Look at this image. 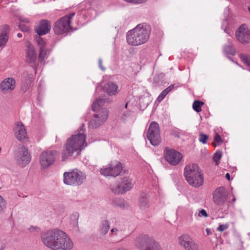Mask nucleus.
I'll return each mask as SVG.
<instances>
[{"label":"nucleus","mask_w":250,"mask_h":250,"mask_svg":"<svg viewBox=\"0 0 250 250\" xmlns=\"http://www.w3.org/2000/svg\"><path fill=\"white\" fill-rule=\"evenodd\" d=\"M116 232H121V230H119L117 228H113L111 230V232L112 234H114V233Z\"/></svg>","instance_id":"obj_45"},{"label":"nucleus","mask_w":250,"mask_h":250,"mask_svg":"<svg viewBox=\"0 0 250 250\" xmlns=\"http://www.w3.org/2000/svg\"><path fill=\"white\" fill-rule=\"evenodd\" d=\"M0 87L3 93H7L8 90L11 91L15 87V80L12 78H8L1 82Z\"/></svg>","instance_id":"obj_22"},{"label":"nucleus","mask_w":250,"mask_h":250,"mask_svg":"<svg viewBox=\"0 0 250 250\" xmlns=\"http://www.w3.org/2000/svg\"><path fill=\"white\" fill-rule=\"evenodd\" d=\"M40 36H41L38 35V36L36 37V42L38 45L40 46V48H43L44 47L46 43L44 40L42 38L40 37Z\"/></svg>","instance_id":"obj_33"},{"label":"nucleus","mask_w":250,"mask_h":250,"mask_svg":"<svg viewBox=\"0 0 250 250\" xmlns=\"http://www.w3.org/2000/svg\"><path fill=\"white\" fill-rule=\"evenodd\" d=\"M5 200L3 197L0 195V212H2L5 208Z\"/></svg>","instance_id":"obj_39"},{"label":"nucleus","mask_w":250,"mask_h":250,"mask_svg":"<svg viewBox=\"0 0 250 250\" xmlns=\"http://www.w3.org/2000/svg\"><path fill=\"white\" fill-rule=\"evenodd\" d=\"M84 125H81L80 130H78L77 134L73 135L68 138L65 145L64 149L62 152V161H64L69 157H71L74 152L86 146V135L84 134Z\"/></svg>","instance_id":"obj_2"},{"label":"nucleus","mask_w":250,"mask_h":250,"mask_svg":"<svg viewBox=\"0 0 250 250\" xmlns=\"http://www.w3.org/2000/svg\"><path fill=\"white\" fill-rule=\"evenodd\" d=\"M0 250H2V249H0Z\"/></svg>","instance_id":"obj_59"},{"label":"nucleus","mask_w":250,"mask_h":250,"mask_svg":"<svg viewBox=\"0 0 250 250\" xmlns=\"http://www.w3.org/2000/svg\"><path fill=\"white\" fill-rule=\"evenodd\" d=\"M108 117V111L106 108H102L100 112L93 115V118L89 123V126L96 128L101 125L107 120Z\"/></svg>","instance_id":"obj_12"},{"label":"nucleus","mask_w":250,"mask_h":250,"mask_svg":"<svg viewBox=\"0 0 250 250\" xmlns=\"http://www.w3.org/2000/svg\"><path fill=\"white\" fill-rule=\"evenodd\" d=\"M118 86L112 82L107 83L104 86V91L109 96L114 95L117 93Z\"/></svg>","instance_id":"obj_23"},{"label":"nucleus","mask_w":250,"mask_h":250,"mask_svg":"<svg viewBox=\"0 0 250 250\" xmlns=\"http://www.w3.org/2000/svg\"><path fill=\"white\" fill-rule=\"evenodd\" d=\"M224 52L227 55L234 56L236 54V50L231 42L229 40V44L224 47Z\"/></svg>","instance_id":"obj_24"},{"label":"nucleus","mask_w":250,"mask_h":250,"mask_svg":"<svg viewBox=\"0 0 250 250\" xmlns=\"http://www.w3.org/2000/svg\"><path fill=\"white\" fill-rule=\"evenodd\" d=\"M204 104V103L200 100H195L192 104V108L194 111L199 112L202 110V106Z\"/></svg>","instance_id":"obj_27"},{"label":"nucleus","mask_w":250,"mask_h":250,"mask_svg":"<svg viewBox=\"0 0 250 250\" xmlns=\"http://www.w3.org/2000/svg\"><path fill=\"white\" fill-rule=\"evenodd\" d=\"M239 57L241 61L246 64L248 66H250V55L248 54H239Z\"/></svg>","instance_id":"obj_32"},{"label":"nucleus","mask_w":250,"mask_h":250,"mask_svg":"<svg viewBox=\"0 0 250 250\" xmlns=\"http://www.w3.org/2000/svg\"><path fill=\"white\" fill-rule=\"evenodd\" d=\"M112 202L114 205L119 207L124 208L125 207V202L124 200L122 198H114L112 200Z\"/></svg>","instance_id":"obj_29"},{"label":"nucleus","mask_w":250,"mask_h":250,"mask_svg":"<svg viewBox=\"0 0 250 250\" xmlns=\"http://www.w3.org/2000/svg\"><path fill=\"white\" fill-rule=\"evenodd\" d=\"M102 62H103L102 59L100 58L98 60L99 66L103 71H104L105 70V68L103 66Z\"/></svg>","instance_id":"obj_44"},{"label":"nucleus","mask_w":250,"mask_h":250,"mask_svg":"<svg viewBox=\"0 0 250 250\" xmlns=\"http://www.w3.org/2000/svg\"><path fill=\"white\" fill-rule=\"evenodd\" d=\"M167 93L164 90L160 93V94L158 96L157 100L160 102H161L167 96Z\"/></svg>","instance_id":"obj_38"},{"label":"nucleus","mask_w":250,"mask_h":250,"mask_svg":"<svg viewBox=\"0 0 250 250\" xmlns=\"http://www.w3.org/2000/svg\"><path fill=\"white\" fill-rule=\"evenodd\" d=\"M57 151L55 150L44 151L40 157V163L41 166L45 168L51 165L55 161Z\"/></svg>","instance_id":"obj_16"},{"label":"nucleus","mask_w":250,"mask_h":250,"mask_svg":"<svg viewBox=\"0 0 250 250\" xmlns=\"http://www.w3.org/2000/svg\"><path fill=\"white\" fill-rule=\"evenodd\" d=\"M46 55V51H45L44 48H40V53L39 55L38 59L40 62H42L45 58Z\"/></svg>","instance_id":"obj_34"},{"label":"nucleus","mask_w":250,"mask_h":250,"mask_svg":"<svg viewBox=\"0 0 250 250\" xmlns=\"http://www.w3.org/2000/svg\"><path fill=\"white\" fill-rule=\"evenodd\" d=\"M184 174L187 181L190 186L198 188L203 185V175L197 164L186 166Z\"/></svg>","instance_id":"obj_4"},{"label":"nucleus","mask_w":250,"mask_h":250,"mask_svg":"<svg viewBox=\"0 0 250 250\" xmlns=\"http://www.w3.org/2000/svg\"><path fill=\"white\" fill-rule=\"evenodd\" d=\"M120 108L122 110L123 109V108H122V107L121 106H120Z\"/></svg>","instance_id":"obj_57"},{"label":"nucleus","mask_w":250,"mask_h":250,"mask_svg":"<svg viewBox=\"0 0 250 250\" xmlns=\"http://www.w3.org/2000/svg\"><path fill=\"white\" fill-rule=\"evenodd\" d=\"M146 137L153 146H158L161 143L160 127L156 122L150 123L146 132Z\"/></svg>","instance_id":"obj_9"},{"label":"nucleus","mask_w":250,"mask_h":250,"mask_svg":"<svg viewBox=\"0 0 250 250\" xmlns=\"http://www.w3.org/2000/svg\"><path fill=\"white\" fill-rule=\"evenodd\" d=\"M222 156V152L221 150H218L214 154L213 160L215 162L216 165H218L220 164Z\"/></svg>","instance_id":"obj_31"},{"label":"nucleus","mask_w":250,"mask_h":250,"mask_svg":"<svg viewBox=\"0 0 250 250\" xmlns=\"http://www.w3.org/2000/svg\"><path fill=\"white\" fill-rule=\"evenodd\" d=\"M248 10H249V11L250 12V7H248Z\"/></svg>","instance_id":"obj_56"},{"label":"nucleus","mask_w":250,"mask_h":250,"mask_svg":"<svg viewBox=\"0 0 250 250\" xmlns=\"http://www.w3.org/2000/svg\"><path fill=\"white\" fill-rule=\"evenodd\" d=\"M164 154L166 160L172 166L178 165L183 158L181 153L175 149L167 147L165 148Z\"/></svg>","instance_id":"obj_11"},{"label":"nucleus","mask_w":250,"mask_h":250,"mask_svg":"<svg viewBox=\"0 0 250 250\" xmlns=\"http://www.w3.org/2000/svg\"><path fill=\"white\" fill-rule=\"evenodd\" d=\"M228 227L226 225H220L217 228V230L220 231H223L227 229Z\"/></svg>","instance_id":"obj_41"},{"label":"nucleus","mask_w":250,"mask_h":250,"mask_svg":"<svg viewBox=\"0 0 250 250\" xmlns=\"http://www.w3.org/2000/svg\"><path fill=\"white\" fill-rule=\"evenodd\" d=\"M123 169L122 163L120 162H117L115 165L110 164L109 167L102 168L100 173L105 176H112L115 177L119 175Z\"/></svg>","instance_id":"obj_15"},{"label":"nucleus","mask_w":250,"mask_h":250,"mask_svg":"<svg viewBox=\"0 0 250 250\" xmlns=\"http://www.w3.org/2000/svg\"><path fill=\"white\" fill-rule=\"evenodd\" d=\"M124 1L133 4H140L146 1V0H123Z\"/></svg>","instance_id":"obj_37"},{"label":"nucleus","mask_w":250,"mask_h":250,"mask_svg":"<svg viewBox=\"0 0 250 250\" xmlns=\"http://www.w3.org/2000/svg\"><path fill=\"white\" fill-rule=\"evenodd\" d=\"M235 200H236V199H235V197H234V198L232 199V202L234 203V202L235 201Z\"/></svg>","instance_id":"obj_54"},{"label":"nucleus","mask_w":250,"mask_h":250,"mask_svg":"<svg viewBox=\"0 0 250 250\" xmlns=\"http://www.w3.org/2000/svg\"><path fill=\"white\" fill-rule=\"evenodd\" d=\"M17 36H18L19 38H21V37H22V34H21V33H18V34H17Z\"/></svg>","instance_id":"obj_50"},{"label":"nucleus","mask_w":250,"mask_h":250,"mask_svg":"<svg viewBox=\"0 0 250 250\" xmlns=\"http://www.w3.org/2000/svg\"><path fill=\"white\" fill-rule=\"evenodd\" d=\"M208 138V137L207 135L201 133L199 135V140L202 144H205L207 143Z\"/></svg>","instance_id":"obj_35"},{"label":"nucleus","mask_w":250,"mask_h":250,"mask_svg":"<svg viewBox=\"0 0 250 250\" xmlns=\"http://www.w3.org/2000/svg\"><path fill=\"white\" fill-rule=\"evenodd\" d=\"M151 28L146 23L138 24L126 34L127 43L132 46H139L146 43L149 39Z\"/></svg>","instance_id":"obj_3"},{"label":"nucleus","mask_w":250,"mask_h":250,"mask_svg":"<svg viewBox=\"0 0 250 250\" xmlns=\"http://www.w3.org/2000/svg\"><path fill=\"white\" fill-rule=\"evenodd\" d=\"M180 245L185 250H198V245L192 238L188 234H183L179 238Z\"/></svg>","instance_id":"obj_17"},{"label":"nucleus","mask_w":250,"mask_h":250,"mask_svg":"<svg viewBox=\"0 0 250 250\" xmlns=\"http://www.w3.org/2000/svg\"><path fill=\"white\" fill-rule=\"evenodd\" d=\"M51 27V22L47 20H42L39 25L35 27V32L39 36H42L48 33Z\"/></svg>","instance_id":"obj_20"},{"label":"nucleus","mask_w":250,"mask_h":250,"mask_svg":"<svg viewBox=\"0 0 250 250\" xmlns=\"http://www.w3.org/2000/svg\"><path fill=\"white\" fill-rule=\"evenodd\" d=\"M214 142L212 143V146L214 147H216L217 146L220 145L223 142L221 137L217 133H215V134L214 137Z\"/></svg>","instance_id":"obj_30"},{"label":"nucleus","mask_w":250,"mask_h":250,"mask_svg":"<svg viewBox=\"0 0 250 250\" xmlns=\"http://www.w3.org/2000/svg\"><path fill=\"white\" fill-rule=\"evenodd\" d=\"M128 103V102H126V103L125 104V105H124V108H126L127 107Z\"/></svg>","instance_id":"obj_52"},{"label":"nucleus","mask_w":250,"mask_h":250,"mask_svg":"<svg viewBox=\"0 0 250 250\" xmlns=\"http://www.w3.org/2000/svg\"><path fill=\"white\" fill-rule=\"evenodd\" d=\"M132 180L129 177H125L122 182L111 188L112 191L116 194H123L131 189L132 187Z\"/></svg>","instance_id":"obj_13"},{"label":"nucleus","mask_w":250,"mask_h":250,"mask_svg":"<svg viewBox=\"0 0 250 250\" xmlns=\"http://www.w3.org/2000/svg\"><path fill=\"white\" fill-rule=\"evenodd\" d=\"M15 159L17 164L24 167L28 164L31 161L30 154L28 148L22 144H20L14 152Z\"/></svg>","instance_id":"obj_8"},{"label":"nucleus","mask_w":250,"mask_h":250,"mask_svg":"<svg viewBox=\"0 0 250 250\" xmlns=\"http://www.w3.org/2000/svg\"><path fill=\"white\" fill-rule=\"evenodd\" d=\"M164 90L165 91H166V92L168 94L169 92L171 91V90L170 89V88H169V87H167V88H166L165 89H164Z\"/></svg>","instance_id":"obj_48"},{"label":"nucleus","mask_w":250,"mask_h":250,"mask_svg":"<svg viewBox=\"0 0 250 250\" xmlns=\"http://www.w3.org/2000/svg\"><path fill=\"white\" fill-rule=\"evenodd\" d=\"M235 37L240 43H249L250 42V30L246 24H242L236 31Z\"/></svg>","instance_id":"obj_14"},{"label":"nucleus","mask_w":250,"mask_h":250,"mask_svg":"<svg viewBox=\"0 0 250 250\" xmlns=\"http://www.w3.org/2000/svg\"><path fill=\"white\" fill-rule=\"evenodd\" d=\"M169 88H170L171 91L175 87V84H172L171 85H170L169 86Z\"/></svg>","instance_id":"obj_49"},{"label":"nucleus","mask_w":250,"mask_h":250,"mask_svg":"<svg viewBox=\"0 0 250 250\" xmlns=\"http://www.w3.org/2000/svg\"><path fill=\"white\" fill-rule=\"evenodd\" d=\"M225 177L229 181L230 180V176L229 173L226 174Z\"/></svg>","instance_id":"obj_47"},{"label":"nucleus","mask_w":250,"mask_h":250,"mask_svg":"<svg viewBox=\"0 0 250 250\" xmlns=\"http://www.w3.org/2000/svg\"><path fill=\"white\" fill-rule=\"evenodd\" d=\"M37 54L33 46L29 43L26 50V62L30 64L33 68L35 67V62L37 59Z\"/></svg>","instance_id":"obj_18"},{"label":"nucleus","mask_w":250,"mask_h":250,"mask_svg":"<svg viewBox=\"0 0 250 250\" xmlns=\"http://www.w3.org/2000/svg\"><path fill=\"white\" fill-rule=\"evenodd\" d=\"M228 57L229 59V60H230L231 61H232V62H233L234 63H236V64H238V63H237V62H234V61H233L231 58H229V56H228Z\"/></svg>","instance_id":"obj_51"},{"label":"nucleus","mask_w":250,"mask_h":250,"mask_svg":"<svg viewBox=\"0 0 250 250\" xmlns=\"http://www.w3.org/2000/svg\"><path fill=\"white\" fill-rule=\"evenodd\" d=\"M198 215L199 217H207L208 216V214L206 210L204 209H201L200 210H199Z\"/></svg>","instance_id":"obj_40"},{"label":"nucleus","mask_w":250,"mask_h":250,"mask_svg":"<svg viewBox=\"0 0 250 250\" xmlns=\"http://www.w3.org/2000/svg\"><path fill=\"white\" fill-rule=\"evenodd\" d=\"M15 133L16 138L21 142H24L28 139L26 130L23 125L18 122L15 127Z\"/></svg>","instance_id":"obj_19"},{"label":"nucleus","mask_w":250,"mask_h":250,"mask_svg":"<svg viewBox=\"0 0 250 250\" xmlns=\"http://www.w3.org/2000/svg\"><path fill=\"white\" fill-rule=\"evenodd\" d=\"M148 199L145 194H142L139 198V206L142 209H145L148 207Z\"/></svg>","instance_id":"obj_26"},{"label":"nucleus","mask_w":250,"mask_h":250,"mask_svg":"<svg viewBox=\"0 0 250 250\" xmlns=\"http://www.w3.org/2000/svg\"><path fill=\"white\" fill-rule=\"evenodd\" d=\"M75 13H70L58 20L54 24L53 30L56 34L61 35L68 32L71 27V19L75 16Z\"/></svg>","instance_id":"obj_7"},{"label":"nucleus","mask_w":250,"mask_h":250,"mask_svg":"<svg viewBox=\"0 0 250 250\" xmlns=\"http://www.w3.org/2000/svg\"><path fill=\"white\" fill-rule=\"evenodd\" d=\"M10 27L9 26L5 24L0 32V49L2 50L9 40Z\"/></svg>","instance_id":"obj_21"},{"label":"nucleus","mask_w":250,"mask_h":250,"mask_svg":"<svg viewBox=\"0 0 250 250\" xmlns=\"http://www.w3.org/2000/svg\"><path fill=\"white\" fill-rule=\"evenodd\" d=\"M86 175L82 171L75 169L63 173V182L67 185L79 186L85 181Z\"/></svg>","instance_id":"obj_6"},{"label":"nucleus","mask_w":250,"mask_h":250,"mask_svg":"<svg viewBox=\"0 0 250 250\" xmlns=\"http://www.w3.org/2000/svg\"><path fill=\"white\" fill-rule=\"evenodd\" d=\"M121 232H116L115 233H114V234H113V235H115V236H117Z\"/></svg>","instance_id":"obj_53"},{"label":"nucleus","mask_w":250,"mask_h":250,"mask_svg":"<svg viewBox=\"0 0 250 250\" xmlns=\"http://www.w3.org/2000/svg\"><path fill=\"white\" fill-rule=\"evenodd\" d=\"M124 115L126 116V114L125 112L124 113Z\"/></svg>","instance_id":"obj_58"},{"label":"nucleus","mask_w":250,"mask_h":250,"mask_svg":"<svg viewBox=\"0 0 250 250\" xmlns=\"http://www.w3.org/2000/svg\"><path fill=\"white\" fill-rule=\"evenodd\" d=\"M110 229L109 221L107 220H103L100 227V232L101 234L105 235Z\"/></svg>","instance_id":"obj_25"},{"label":"nucleus","mask_w":250,"mask_h":250,"mask_svg":"<svg viewBox=\"0 0 250 250\" xmlns=\"http://www.w3.org/2000/svg\"><path fill=\"white\" fill-rule=\"evenodd\" d=\"M29 86L30 84L29 83L25 84L22 86L21 90L23 92H25L29 88Z\"/></svg>","instance_id":"obj_42"},{"label":"nucleus","mask_w":250,"mask_h":250,"mask_svg":"<svg viewBox=\"0 0 250 250\" xmlns=\"http://www.w3.org/2000/svg\"><path fill=\"white\" fill-rule=\"evenodd\" d=\"M37 229H39V228H37V227H36L32 226L30 228H29V230L30 231L33 232V231H34V230H36Z\"/></svg>","instance_id":"obj_46"},{"label":"nucleus","mask_w":250,"mask_h":250,"mask_svg":"<svg viewBox=\"0 0 250 250\" xmlns=\"http://www.w3.org/2000/svg\"><path fill=\"white\" fill-rule=\"evenodd\" d=\"M19 20L21 22L24 23H28L29 22L28 19L21 16L19 17Z\"/></svg>","instance_id":"obj_43"},{"label":"nucleus","mask_w":250,"mask_h":250,"mask_svg":"<svg viewBox=\"0 0 250 250\" xmlns=\"http://www.w3.org/2000/svg\"><path fill=\"white\" fill-rule=\"evenodd\" d=\"M206 231H207V232L208 234V232H209L208 229H206Z\"/></svg>","instance_id":"obj_55"},{"label":"nucleus","mask_w":250,"mask_h":250,"mask_svg":"<svg viewBox=\"0 0 250 250\" xmlns=\"http://www.w3.org/2000/svg\"><path fill=\"white\" fill-rule=\"evenodd\" d=\"M19 27L20 29V30L22 32H28L29 31V28L28 26L22 23H19Z\"/></svg>","instance_id":"obj_36"},{"label":"nucleus","mask_w":250,"mask_h":250,"mask_svg":"<svg viewBox=\"0 0 250 250\" xmlns=\"http://www.w3.org/2000/svg\"><path fill=\"white\" fill-rule=\"evenodd\" d=\"M212 200L218 211L221 212L228 208L230 202L229 194L224 187L217 188L212 193Z\"/></svg>","instance_id":"obj_5"},{"label":"nucleus","mask_w":250,"mask_h":250,"mask_svg":"<svg viewBox=\"0 0 250 250\" xmlns=\"http://www.w3.org/2000/svg\"><path fill=\"white\" fill-rule=\"evenodd\" d=\"M43 243L53 250H71L73 244L67 234L59 229H51L42 235Z\"/></svg>","instance_id":"obj_1"},{"label":"nucleus","mask_w":250,"mask_h":250,"mask_svg":"<svg viewBox=\"0 0 250 250\" xmlns=\"http://www.w3.org/2000/svg\"><path fill=\"white\" fill-rule=\"evenodd\" d=\"M104 101L103 99H99L96 100L92 104L91 108L93 111H96L104 104Z\"/></svg>","instance_id":"obj_28"},{"label":"nucleus","mask_w":250,"mask_h":250,"mask_svg":"<svg viewBox=\"0 0 250 250\" xmlns=\"http://www.w3.org/2000/svg\"><path fill=\"white\" fill-rule=\"evenodd\" d=\"M155 241L152 237L142 233L136 237L134 244L136 247L140 250H148L151 245L154 244Z\"/></svg>","instance_id":"obj_10"}]
</instances>
